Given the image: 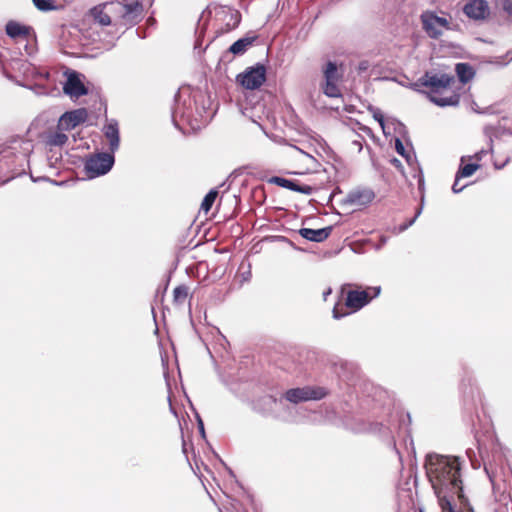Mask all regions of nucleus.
Instances as JSON below:
<instances>
[{"instance_id": "obj_1", "label": "nucleus", "mask_w": 512, "mask_h": 512, "mask_svg": "<svg viewBox=\"0 0 512 512\" xmlns=\"http://www.w3.org/2000/svg\"><path fill=\"white\" fill-rule=\"evenodd\" d=\"M425 466L434 491L446 489L452 493L462 492L461 462L458 457L431 454Z\"/></svg>"}, {"instance_id": "obj_2", "label": "nucleus", "mask_w": 512, "mask_h": 512, "mask_svg": "<svg viewBox=\"0 0 512 512\" xmlns=\"http://www.w3.org/2000/svg\"><path fill=\"white\" fill-rule=\"evenodd\" d=\"M422 28L429 38L439 39L451 29V17L445 13L438 15L434 11L426 10L420 15Z\"/></svg>"}, {"instance_id": "obj_3", "label": "nucleus", "mask_w": 512, "mask_h": 512, "mask_svg": "<svg viewBox=\"0 0 512 512\" xmlns=\"http://www.w3.org/2000/svg\"><path fill=\"white\" fill-rule=\"evenodd\" d=\"M93 19L102 26H109L114 19L126 13L125 6L120 2H106L99 4L90 11Z\"/></svg>"}, {"instance_id": "obj_4", "label": "nucleus", "mask_w": 512, "mask_h": 512, "mask_svg": "<svg viewBox=\"0 0 512 512\" xmlns=\"http://www.w3.org/2000/svg\"><path fill=\"white\" fill-rule=\"evenodd\" d=\"M114 164V157L109 153H98L90 156L85 162V170L90 178L108 173Z\"/></svg>"}, {"instance_id": "obj_5", "label": "nucleus", "mask_w": 512, "mask_h": 512, "mask_svg": "<svg viewBox=\"0 0 512 512\" xmlns=\"http://www.w3.org/2000/svg\"><path fill=\"white\" fill-rule=\"evenodd\" d=\"M266 80V69L263 65L257 64L254 67L247 68L243 73L237 76L239 82L245 89H258Z\"/></svg>"}, {"instance_id": "obj_6", "label": "nucleus", "mask_w": 512, "mask_h": 512, "mask_svg": "<svg viewBox=\"0 0 512 512\" xmlns=\"http://www.w3.org/2000/svg\"><path fill=\"white\" fill-rule=\"evenodd\" d=\"M380 294V287L368 288L366 290H352L347 293L346 306L354 311L364 307L372 298Z\"/></svg>"}, {"instance_id": "obj_7", "label": "nucleus", "mask_w": 512, "mask_h": 512, "mask_svg": "<svg viewBox=\"0 0 512 512\" xmlns=\"http://www.w3.org/2000/svg\"><path fill=\"white\" fill-rule=\"evenodd\" d=\"M325 394L323 388L303 387L289 389L285 393V398L287 401L297 404L302 401L322 399Z\"/></svg>"}, {"instance_id": "obj_8", "label": "nucleus", "mask_w": 512, "mask_h": 512, "mask_svg": "<svg viewBox=\"0 0 512 512\" xmlns=\"http://www.w3.org/2000/svg\"><path fill=\"white\" fill-rule=\"evenodd\" d=\"M420 81L423 86L430 87L431 90H442V92H448L451 82H454V77L445 73L433 74L426 72L420 78Z\"/></svg>"}, {"instance_id": "obj_9", "label": "nucleus", "mask_w": 512, "mask_h": 512, "mask_svg": "<svg viewBox=\"0 0 512 512\" xmlns=\"http://www.w3.org/2000/svg\"><path fill=\"white\" fill-rule=\"evenodd\" d=\"M463 12L470 19L484 20L490 14V7L486 0H466Z\"/></svg>"}, {"instance_id": "obj_10", "label": "nucleus", "mask_w": 512, "mask_h": 512, "mask_svg": "<svg viewBox=\"0 0 512 512\" xmlns=\"http://www.w3.org/2000/svg\"><path fill=\"white\" fill-rule=\"evenodd\" d=\"M88 113L84 108L64 113L58 122L59 130L69 131L87 119Z\"/></svg>"}, {"instance_id": "obj_11", "label": "nucleus", "mask_w": 512, "mask_h": 512, "mask_svg": "<svg viewBox=\"0 0 512 512\" xmlns=\"http://www.w3.org/2000/svg\"><path fill=\"white\" fill-rule=\"evenodd\" d=\"M427 96L431 102L441 107L456 106L459 103V95L451 91L450 88H448V92L431 90Z\"/></svg>"}, {"instance_id": "obj_12", "label": "nucleus", "mask_w": 512, "mask_h": 512, "mask_svg": "<svg viewBox=\"0 0 512 512\" xmlns=\"http://www.w3.org/2000/svg\"><path fill=\"white\" fill-rule=\"evenodd\" d=\"M63 90L65 94L69 95L70 97L78 98L82 95L87 94V89L81 82L79 76L77 73L73 72L70 73L67 77V81L64 84Z\"/></svg>"}, {"instance_id": "obj_13", "label": "nucleus", "mask_w": 512, "mask_h": 512, "mask_svg": "<svg viewBox=\"0 0 512 512\" xmlns=\"http://www.w3.org/2000/svg\"><path fill=\"white\" fill-rule=\"evenodd\" d=\"M375 198V193L368 188L355 190L347 195V202L355 206H367Z\"/></svg>"}, {"instance_id": "obj_14", "label": "nucleus", "mask_w": 512, "mask_h": 512, "mask_svg": "<svg viewBox=\"0 0 512 512\" xmlns=\"http://www.w3.org/2000/svg\"><path fill=\"white\" fill-rule=\"evenodd\" d=\"M331 231V226L321 229L301 228L299 234L309 241L322 242L329 237Z\"/></svg>"}, {"instance_id": "obj_15", "label": "nucleus", "mask_w": 512, "mask_h": 512, "mask_svg": "<svg viewBox=\"0 0 512 512\" xmlns=\"http://www.w3.org/2000/svg\"><path fill=\"white\" fill-rule=\"evenodd\" d=\"M273 182L280 187L289 189L291 191L299 192L305 195H310L313 192V188L309 185H300L299 183L281 177H275Z\"/></svg>"}, {"instance_id": "obj_16", "label": "nucleus", "mask_w": 512, "mask_h": 512, "mask_svg": "<svg viewBox=\"0 0 512 512\" xmlns=\"http://www.w3.org/2000/svg\"><path fill=\"white\" fill-rule=\"evenodd\" d=\"M104 134L109 140L111 152H115L119 148V130L118 124L115 121H111L104 126Z\"/></svg>"}, {"instance_id": "obj_17", "label": "nucleus", "mask_w": 512, "mask_h": 512, "mask_svg": "<svg viewBox=\"0 0 512 512\" xmlns=\"http://www.w3.org/2000/svg\"><path fill=\"white\" fill-rule=\"evenodd\" d=\"M435 494L437 495L442 512H454L450 500L453 495H457L459 498H462V492L452 493L446 489H439L438 491H435Z\"/></svg>"}, {"instance_id": "obj_18", "label": "nucleus", "mask_w": 512, "mask_h": 512, "mask_svg": "<svg viewBox=\"0 0 512 512\" xmlns=\"http://www.w3.org/2000/svg\"><path fill=\"white\" fill-rule=\"evenodd\" d=\"M256 38L257 36L255 35L240 38L230 46L229 51L235 55L243 54L254 43Z\"/></svg>"}, {"instance_id": "obj_19", "label": "nucleus", "mask_w": 512, "mask_h": 512, "mask_svg": "<svg viewBox=\"0 0 512 512\" xmlns=\"http://www.w3.org/2000/svg\"><path fill=\"white\" fill-rule=\"evenodd\" d=\"M30 32V28L20 23L10 21L6 24V33L11 38L26 37Z\"/></svg>"}, {"instance_id": "obj_20", "label": "nucleus", "mask_w": 512, "mask_h": 512, "mask_svg": "<svg viewBox=\"0 0 512 512\" xmlns=\"http://www.w3.org/2000/svg\"><path fill=\"white\" fill-rule=\"evenodd\" d=\"M223 16V20H227L226 31L232 30L240 22V15L237 11L230 8H222L219 12Z\"/></svg>"}, {"instance_id": "obj_21", "label": "nucleus", "mask_w": 512, "mask_h": 512, "mask_svg": "<svg viewBox=\"0 0 512 512\" xmlns=\"http://www.w3.org/2000/svg\"><path fill=\"white\" fill-rule=\"evenodd\" d=\"M324 81L339 82L340 75L338 73L337 65L333 62H328L323 69Z\"/></svg>"}, {"instance_id": "obj_22", "label": "nucleus", "mask_w": 512, "mask_h": 512, "mask_svg": "<svg viewBox=\"0 0 512 512\" xmlns=\"http://www.w3.org/2000/svg\"><path fill=\"white\" fill-rule=\"evenodd\" d=\"M456 72L460 81L463 83L469 81L474 76L473 69L466 63H458L456 65Z\"/></svg>"}, {"instance_id": "obj_23", "label": "nucleus", "mask_w": 512, "mask_h": 512, "mask_svg": "<svg viewBox=\"0 0 512 512\" xmlns=\"http://www.w3.org/2000/svg\"><path fill=\"white\" fill-rule=\"evenodd\" d=\"M322 90L328 97H339L341 95L338 82L324 81Z\"/></svg>"}, {"instance_id": "obj_24", "label": "nucleus", "mask_w": 512, "mask_h": 512, "mask_svg": "<svg viewBox=\"0 0 512 512\" xmlns=\"http://www.w3.org/2000/svg\"><path fill=\"white\" fill-rule=\"evenodd\" d=\"M217 194H218V192L216 190H211L204 197V199L202 201V204H201V209L203 211L208 212L211 209V207H212V205H213V203H214V201H215V199L217 197Z\"/></svg>"}, {"instance_id": "obj_25", "label": "nucleus", "mask_w": 512, "mask_h": 512, "mask_svg": "<svg viewBox=\"0 0 512 512\" xmlns=\"http://www.w3.org/2000/svg\"><path fill=\"white\" fill-rule=\"evenodd\" d=\"M479 169V165L475 163L466 164L460 168L457 175L458 177H469Z\"/></svg>"}, {"instance_id": "obj_26", "label": "nucleus", "mask_w": 512, "mask_h": 512, "mask_svg": "<svg viewBox=\"0 0 512 512\" xmlns=\"http://www.w3.org/2000/svg\"><path fill=\"white\" fill-rule=\"evenodd\" d=\"M174 299L177 302H183L188 296V289L185 286H178L173 291Z\"/></svg>"}, {"instance_id": "obj_27", "label": "nucleus", "mask_w": 512, "mask_h": 512, "mask_svg": "<svg viewBox=\"0 0 512 512\" xmlns=\"http://www.w3.org/2000/svg\"><path fill=\"white\" fill-rule=\"evenodd\" d=\"M34 5L42 11H49L54 9L52 0H32Z\"/></svg>"}, {"instance_id": "obj_28", "label": "nucleus", "mask_w": 512, "mask_h": 512, "mask_svg": "<svg viewBox=\"0 0 512 512\" xmlns=\"http://www.w3.org/2000/svg\"><path fill=\"white\" fill-rule=\"evenodd\" d=\"M67 140L68 137L64 133H55L50 139V144L60 146L66 143Z\"/></svg>"}, {"instance_id": "obj_29", "label": "nucleus", "mask_w": 512, "mask_h": 512, "mask_svg": "<svg viewBox=\"0 0 512 512\" xmlns=\"http://www.w3.org/2000/svg\"><path fill=\"white\" fill-rule=\"evenodd\" d=\"M395 148H396V151L403 157L406 158L407 162L410 163L412 158H411V155L406 153V150H405V147L403 145V143L401 142V140L399 139H396L395 141Z\"/></svg>"}, {"instance_id": "obj_30", "label": "nucleus", "mask_w": 512, "mask_h": 512, "mask_svg": "<svg viewBox=\"0 0 512 512\" xmlns=\"http://www.w3.org/2000/svg\"><path fill=\"white\" fill-rule=\"evenodd\" d=\"M502 7L507 15L512 19V0H504Z\"/></svg>"}, {"instance_id": "obj_31", "label": "nucleus", "mask_w": 512, "mask_h": 512, "mask_svg": "<svg viewBox=\"0 0 512 512\" xmlns=\"http://www.w3.org/2000/svg\"><path fill=\"white\" fill-rule=\"evenodd\" d=\"M460 178H461V177H458V175H456L455 182H454V184H453V186H452V190H453V192H454V193H459V192H461V191L464 189V187H465V186H459V179H460Z\"/></svg>"}, {"instance_id": "obj_32", "label": "nucleus", "mask_w": 512, "mask_h": 512, "mask_svg": "<svg viewBox=\"0 0 512 512\" xmlns=\"http://www.w3.org/2000/svg\"><path fill=\"white\" fill-rule=\"evenodd\" d=\"M374 118L379 122L381 127L384 129V117L381 112H376Z\"/></svg>"}, {"instance_id": "obj_33", "label": "nucleus", "mask_w": 512, "mask_h": 512, "mask_svg": "<svg viewBox=\"0 0 512 512\" xmlns=\"http://www.w3.org/2000/svg\"><path fill=\"white\" fill-rule=\"evenodd\" d=\"M421 86H423V85L421 84V81H420V79H419L417 82L412 83V84L410 85V88H411L412 90H414V91H418V92H420V91H421V90H420V87H421Z\"/></svg>"}, {"instance_id": "obj_34", "label": "nucleus", "mask_w": 512, "mask_h": 512, "mask_svg": "<svg viewBox=\"0 0 512 512\" xmlns=\"http://www.w3.org/2000/svg\"><path fill=\"white\" fill-rule=\"evenodd\" d=\"M420 214H421V208L417 211V213H416L415 217H414L413 219H411V220L409 221V223H408V224H406V225H404V226L402 227V230H404V229L408 228L409 226H411V225L415 222L416 218H417Z\"/></svg>"}, {"instance_id": "obj_35", "label": "nucleus", "mask_w": 512, "mask_h": 512, "mask_svg": "<svg viewBox=\"0 0 512 512\" xmlns=\"http://www.w3.org/2000/svg\"><path fill=\"white\" fill-rule=\"evenodd\" d=\"M345 314L346 313H339V310H338L337 306L334 307V309H333V317L335 319H339V318L343 317Z\"/></svg>"}, {"instance_id": "obj_36", "label": "nucleus", "mask_w": 512, "mask_h": 512, "mask_svg": "<svg viewBox=\"0 0 512 512\" xmlns=\"http://www.w3.org/2000/svg\"><path fill=\"white\" fill-rule=\"evenodd\" d=\"M507 162H508V159H506V160H505L504 162H502V163H499L497 160H495V161H494V167H495L496 169H501V168H503V167L506 165V163H507Z\"/></svg>"}, {"instance_id": "obj_37", "label": "nucleus", "mask_w": 512, "mask_h": 512, "mask_svg": "<svg viewBox=\"0 0 512 512\" xmlns=\"http://www.w3.org/2000/svg\"><path fill=\"white\" fill-rule=\"evenodd\" d=\"M198 424H199V430H200L201 434L204 436L205 435L204 426H203V422L201 419L198 420Z\"/></svg>"}, {"instance_id": "obj_38", "label": "nucleus", "mask_w": 512, "mask_h": 512, "mask_svg": "<svg viewBox=\"0 0 512 512\" xmlns=\"http://www.w3.org/2000/svg\"><path fill=\"white\" fill-rule=\"evenodd\" d=\"M368 68V63L367 62H361L360 65H359V69L360 70H365Z\"/></svg>"}, {"instance_id": "obj_39", "label": "nucleus", "mask_w": 512, "mask_h": 512, "mask_svg": "<svg viewBox=\"0 0 512 512\" xmlns=\"http://www.w3.org/2000/svg\"><path fill=\"white\" fill-rule=\"evenodd\" d=\"M483 154H484V151L482 150V151L476 153L474 155V158L477 159V160H481Z\"/></svg>"}, {"instance_id": "obj_40", "label": "nucleus", "mask_w": 512, "mask_h": 512, "mask_svg": "<svg viewBox=\"0 0 512 512\" xmlns=\"http://www.w3.org/2000/svg\"><path fill=\"white\" fill-rule=\"evenodd\" d=\"M392 163H393V165H395L396 167H401V163H400V161H399L398 159H393V160H392Z\"/></svg>"}, {"instance_id": "obj_41", "label": "nucleus", "mask_w": 512, "mask_h": 512, "mask_svg": "<svg viewBox=\"0 0 512 512\" xmlns=\"http://www.w3.org/2000/svg\"><path fill=\"white\" fill-rule=\"evenodd\" d=\"M331 293V290L328 289L326 292L323 293V297L324 299H326V297Z\"/></svg>"}, {"instance_id": "obj_42", "label": "nucleus", "mask_w": 512, "mask_h": 512, "mask_svg": "<svg viewBox=\"0 0 512 512\" xmlns=\"http://www.w3.org/2000/svg\"><path fill=\"white\" fill-rule=\"evenodd\" d=\"M355 146H358V149L361 150L362 149V146H361V143L355 141L354 142Z\"/></svg>"}]
</instances>
